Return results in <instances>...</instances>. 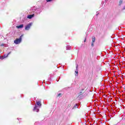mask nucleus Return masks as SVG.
Here are the masks:
<instances>
[{
  "label": "nucleus",
  "instance_id": "obj_1",
  "mask_svg": "<svg viewBox=\"0 0 125 125\" xmlns=\"http://www.w3.org/2000/svg\"><path fill=\"white\" fill-rule=\"evenodd\" d=\"M22 37H23V35H21L19 39L17 38L16 40L14 41V43L16 44H19V43L22 42Z\"/></svg>",
  "mask_w": 125,
  "mask_h": 125
},
{
  "label": "nucleus",
  "instance_id": "obj_2",
  "mask_svg": "<svg viewBox=\"0 0 125 125\" xmlns=\"http://www.w3.org/2000/svg\"><path fill=\"white\" fill-rule=\"evenodd\" d=\"M32 26V23H30L26 25L25 27V30L26 31H29L30 30V28Z\"/></svg>",
  "mask_w": 125,
  "mask_h": 125
},
{
  "label": "nucleus",
  "instance_id": "obj_3",
  "mask_svg": "<svg viewBox=\"0 0 125 125\" xmlns=\"http://www.w3.org/2000/svg\"><path fill=\"white\" fill-rule=\"evenodd\" d=\"M34 15H30L27 16V18H28V19H32V18H33V17H34Z\"/></svg>",
  "mask_w": 125,
  "mask_h": 125
},
{
  "label": "nucleus",
  "instance_id": "obj_4",
  "mask_svg": "<svg viewBox=\"0 0 125 125\" xmlns=\"http://www.w3.org/2000/svg\"><path fill=\"white\" fill-rule=\"evenodd\" d=\"M23 27H24V25L23 24H21L20 25L17 26V29H21V28H23Z\"/></svg>",
  "mask_w": 125,
  "mask_h": 125
},
{
  "label": "nucleus",
  "instance_id": "obj_5",
  "mask_svg": "<svg viewBox=\"0 0 125 125\" xmlns=\"http://www.w3.org/2000/svg\"><path fill=\"white\" fill-rule=\"evenodd\" d=\"M34 111H35L36 112H39V111H40V109H39L38 108V106H35L34 107Z\"/></svg>",
  "mask_w": 125,
  "mask_h": 125
},
{
  "label": "nucleus",
  "instance_id": "obj_6",
  "mask_svg": "<svg viewBox=\"0 0 125 125\" xmlns=\"http://www.w3.org/2000/svg\"><path fill=\"white\" fill-rule=\"evenodd\" d=\"M37 104L38 106H39V107H41V106H42V103H41V102H37Z\"/></svg>",
  "mask_w": 125,
  "mask_h": 125
},
{
  "label": "nucleus",
  "instance_id": "obj_7",
  "mask_svg": "<svg viewBox=\"0 0 125 125\" xmlns=\"http://www.w3.org/2000/svg\"><path fill=\"white\" fill-rule=\"evenodd\" d=\"M95 42V37H93L92 40V42Z\"/></svg>",
  "mask_w": 125,
  "mask_h": 125
},
{
  "label": "nucleus",
  "instance_id": "obj_8",
  "mask_svg": "<svg viewBox=\"0 0 125 125\" xmlns=\"http://www.w3.org/2000/svg\"><path fill=\"white\" fill-rule=\"evenodd\" d=\"M62 96V94L60 93L57 95V97H61Z\"/></svg>",
  "mask_w": 125,
  "mask_h": 125
},
{
  "label": "nucleus",
  "instance_id": "obj_9",
  "mask_svg": "<svg viewBox=\"0 0 125 125\" xmlns=\"http://www.w3.org/2000/svg\"><path fill=\"white\" fill-rule=\"evenodd\" d=\"M75 73H76L75 76H78V74H79V71H78V70H76L75 71Z\"/></svg>",
  "mask_w": 125,
  "mask_h": 125
},
{
  "label": "nucleus",
  "instance_id": "obj_10",
  "mask_svg": "<svg viewBox=\"0 0 125 125\" xmlns=\"http://www.w3.org/2000/svg\"><path fill=\"white\" fill-rule=\"evenodd\" d=\"M123 3V0H121L119 1V5H121Z\"/></svg>",
  "mask_w": 125,
  "mask_h": 125
},
{
  "label": "nucleus",
  "instance_id": "obj_11",
  "mask_svg": "<svg viewBox=\"0 0 125 125\" xmlns=\"http://www.w3.org/2000/svg\"><path fill=\"white\" fill-rule=\"evenodd\" d=\"M83 86H85V85L83 84V85H82V88H83V90H84V89H85V87L84 88H83Z\"/></svg>",
  "mask_w": 125,
  "mask_h": 125
},
{
  "label": "nucleus",
  "instance_id": "obj_12",
  "mask_svg": "<svg viewBox=\"0 0 125 125\" xmlns=\"http://www.w3.org/2000/svg\"><path fill=\"white\" fill-rule=\"evenodd\" d=\"M83 92H80V93H79V95H83Z\"/></svg>",
  "mask_w": 125,
  "mask_h": 125
},
{
  "label": "nucleus",
  "instance_id": "obj_13",
  "mask_svg": "<svg viewBox=\"0 0 125 125\" xmlns=\"http://www.w3.org/2000/svg\"><path fill=\"white\" fill-rule=\"evenodd\" d=\"M53 0H46L47 2H49L50 1H52Z\"/></svg>",
  "mask_w": 125,
  "mask_h": 125
},
{
  "label": "nucleus",
  "instance_id": "obj_14",
  "mask_svg": "<svg viewBox=\"0 0 125 125\" xmlns=\"http://www.w3.org/2000/svg\"><path fill=\"white\" fill-rule=\"evenodd\" d=\"M10 53H11V52H9L8 54L7 55V56L6 57H4V58L7 57L8 56V55H9V54H10Z\"/></svg>",
  "mask_w": 125,
  "mask_h": 125
},
{
  "label": "nucleus",
  "instance_id": "obj_15",
  "mask_svg": "<svg viewBox=\"0 0 125 125\" xmlns=\"http://www.w3.org/2000/svg\"><path fill=\"white\" fill-rule=\"evenodd\" d=\"M94 42H92L91 46H94Z\"/></svg>",
  "mask_w": 125,
  "mask_h": 125
},
{
  "label": "nucleus",
  "instance_id": "obj_16",
  "mask_svg": "<svg viewBox=\"0 0 125 125\" xmlns=\"http://www.w3.org/2000/svg\"><path fill=\"white\" fill-rule=\"evenodd\" d=\"M85 41H86V39H85V40L84 41V42H85Z\"/></svg>",
  "mask_w": 125,
  "mask_h": 125
},
{
  "label": "nucleus",
  "instance_id": "obj_17",
  "mask_svg": "<svg viewBox=\"0 0 125 125\" xmlns=\"http://www.w3.org/2000/svg\"><path fill=\"white\" fill-rule=\"evenodd\" d=\"M76 69H78V65H77V66H76Z\"/></svg>",
  "mask_w": 125,
  "mask_h": 125
}]
</instances>
